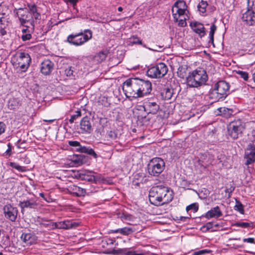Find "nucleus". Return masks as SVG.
<instances>
[{"instance_id": "obj_1", "label": "nucleus", "mask_w": 255, "mask_h": 255, "mask_svg": "<svg viewBox=\"0 0 255 255\" xmlns=\"http://www.w3.org/2000/svg\"><path fill=\"white\" fill-rule=\"evenodd\" d=\"M148 196L151 204L159 206L171 202L173 193L169 188L160 185L152 187L149 191Z\"/></svg>"}, {"instance_id": "obj_2", "label": "nucleus", "mask_w": 255, "mask_h": 255, "mask_svg": "<svg viewBox=\"0 0 255 255\" xmlns=\"http://www.w3.org/2000/svg\"><path fill=\"white\" fill-rule=\"evenodd\" d=\"M186 2L182 0L176 1L172 8V12L175 22L178 21V26L185 27L187 25L186 19L188 18L189 11L187 9Z\"/></svg>"}, {"instance_id": "obj_3", "label": "nucleus", "mask_w": 255, "mask_h": 255, "mask_svg": "<svg viewBox=\"0 0 255 255\" xmlns=\"http://www.w3.org/2000/svg\"><path fill=\"white\" fill-rule=\"evenodd\" d=\"M208 80L206 71L199 68L190 73L186 78V83L190 87L198 88L205 85Z\"/></svg>"}, {"instance_id": "obj_4", "label": "nucleus", "mask_w": 255, "mask_h": 255, "mask_svg": "<svg viewBox=\"0 0 255 255\" xmlns=\"http://www.w3.org/2000/svg\"><path fill=\"white\" fill-rule=\"evenodd\" d=\"M230 84L225 81H219L210 93V98L215 101H223L229 94Z\"/></svg>"}, {"instance_id": "obj_5", "label": "nucleus", "mask_w": 255, "mask_h": 255, "mask_svg": "<svg viewBox=\"0 0 255 255\" xmlns=\"http://www.w3.org/2000/svg\"><path fill=\"white\" fill-rule=\"evenodd\" d=\"M92 37V31L90 29H85L84 31L70 34L68 36L66 41L71 45L79 46L84 44Z\"/></svg>"}, {"instance_id": "obj_6", "label": "nucleus", "mask_w": 255, "mask_h": 255, "mask_svg": "<svg viewBox=\"0 0 255 255\" xmlns=\"http://www.w3.org/2000/svg\"><path fill=\"white\" fill-rule=\"evenodd\" d=\"M138 88L137 78H129L123 83V90L127 98H140V91Z\"/></svg>"}, {"instance_id": "obj_7", "label": "nucleus", "mask_w": 255, "mask_h": 255, "mask_svg": "<svg viewBox=\"0 0 255 255\" xmlns=\"http://www.w3.org/2000/svg\"><path fill=\"white\" fill-rule=\"evenodd\" d=\"M165 163L160 157H154L150 160L147 164V171L152 176H158L164 170Z\"/></svg>"}, {"instance_id": "obj_8", "label": "nucleus", "mask_w": 255, "mask_h": 255, "mask_svg": "<svg viewBox=\"0 0 255 255\" xmlns=\"http://www.w3.org/2000/svg\"><path fill=\"white\" fill-rule=\"evenodd\" d=\"M168 72L167 66L163 63H159L149 68L147 75L152 78H160L164 77Z\"/></svg>"}, {"instance_id": "obj_9", "label": "nucleus", "mask_w": 255, "mask_h": 255, "mask_svg": "<svg viewBox=\"0 0 255 255\" xmlns=\"http://www.w3.org/2000/svg\"><path fill=\"white\" fill-rule=\"evenodd\" d=\"M244 129V125L241 120L230 123L228 127V134L234 139H237L241 135Z\"/></svg>"}, {"instance_id": "obj_10", "label": "nucleus", "mask_w": 255, "mask_h": 255, "mask_svg": "<svg viewBox=\"0 0 255 255\" xmlns=\"http://www.w3.org/2000/svg\"><path fill=\"white\" fill-rule=\"evenodd\" d=\"M3 212L4 217L11 222H15L17 214L18 209L16 207L13 206L10 204H7L3 207Z\"/></svg>"}, {"instance_id": "obj_11", "label": "nucleus", "mask_w": 255, "mask_h": 255, "mask_svg": "<svg viewBox=\"0 0 255 255\" xmlns=\"http://www.w3.org/2000/svg\"><path fill=\"white\" fill-rule=\"evenodd\" d=\"M245 158L246 159L245 164L249 165L255 162V144L251 142L246 148Z\"/></svg>"}, {"instance_id": "obj_12", "label": "nucleus", "mask_w": 255, "mask_h": 255, "mask_svg": "<svg viewBox=\"0 0 255 255\" xmlns=\"http://www.w3.org/2000/svg\"><path fill=\"white\" fill-rule=\"evenodd\" d=\"M137 82L140 97H143L150 93L152 91V85L149 81L137 78Z\"/></svg>"}, {"instance_id": "obj_13", "label": "nucleus", "mask_w": 255, "mask_h": 255, "mask_svg": "<svg viewBox=\"0 0 255 255\" xmlns=\"http://www.w3.org/2000/svg\"><path fill=\"white\" fill-rule=\"evenodd\" d=\"M80 129L83 133H90L93 131L90 118L86 116L80 122Z\"/></svg>"}, {"instance_id": "obj_14", "label": "nucleus", "mask_w": 255, "mask_h": 255, "mask_svg": "<svg viewBox=\"0 0 255 255\" xmlns=\"http://www.w3.org/2000/svg\"><path fill=\"white\" fill-rule=\"evenodd\" d=\"M143 107L147 114H155L159 109V106L155 102L149 100L144 103Z\"/></svg>"}, {"instance_id": "obj_15", "label": "nucleus", "mask_w": 255, "mask_h": 255, "mask_svg": "<svg viewBox=\"0 0 255 255\" xmlns=\"http://www.w3.org/2000/svg\"><path fill=\"white\" fill-rule=\"evenodd\" d=\"M242 19L243 21L249 25L255 24V11L251 9L247 10L243 14Z\"/></svg>"}, {"instance_id": "obj_16", "label": "nucleus", "mask_w": 255, "mask_h": 255, "mask_svg": "<svg viewBox=\"0 0 255 255\" xmlns=\"http://www.w3.org/2000/svg\"><path fill=\"white\" fill-rule=\"evenodd\" d=\"M54 63L49 59L45 60L40 65V71L45 75H49L52 71Z\"/></svg>"}, {"instance_id": "obj_17", "label": "nucleus", "mask_w": 255, "mask_h": 255, "mask_svg": "<svg viewBox=\"0 0 255 255\" xmlns=\"http://www.w3.org/2000/svg\"><path fill=\"white\" fill-rule=\"evenodd\" d=\"M20 57L24 59V61H18V67L21 70V72H25L29 66L31 62V58L29 55L25 52H20Z\"/></svg>"}, {"instance_id": "obj_18", "label": "nucleus", "mask_w": 255, "mask_h": 255, "mask_svg": "<svg viewBox=\"0 0 255 255\" xmlns=\"http://www.w3.org/2000/svg\"><path fill=\"white\" fill-rule=\"evenodd\" d=\"M68 192L76 197L85 196L86 190L75 185H71L67 188Z\"/></svg>"}, {"instance_id": "obj_19", "label": "nucleus", "mask_w": 255, "mask_h": 255, "mask_svg": "<svg viewBox=\"0 0 255 255\" xmlns=\"http://www.w3.org/2000/svg\"><path fill=\"white\" fill-rule=\"evenodd\" d=\"M192 29L200 37H202L206 35L205 28L203 24L197 21L192 22L190 24Z\"/></svg>"}, {"instance_id": "obj_20", "label": "nucleus", "mask_w": 255, "mask_h": 255, "mask_svg": "<svg viewBox=\"0 0 255 255\" xmlns=\"http://www.w3.org/2000/svg\"><path fill=\"white\" fill-rule=\"evenodd\" d=\"M18 206L22 211L24 208L36 209L38 206V203L34 198H30L23 201H20Z\"/></svg>"}, {"instance_id": "obj_21", "label": "nucleus", "mask_w": 255, "mask_h": 255, "mask_svg": "<svg viewBox=\"0 0 255 255\" xmlns=\"http://www.w3.org/2000/svg\"><path fill=\"white\" fill-rule=\"evenodd\" d=\"M20 238L26 246H29L36 242L37 237L32 233H23Z\"/></svg>"}, {"instance_id": "obj_22", "label": "nucleus", "mask_w": 255, "mask_h": 255, "mask_svg": "<svg viewBox=\"0 0 255 255\" xmlns=\"http://www.w3.org/2000/svg\"><path fill=\"white\" fill-rule=\"evenodd\" d=\"M223 215L222 212L218 206L212 208L210 210L208 211L203 217L209 219L212 218H219Z\"/></svg>"}, {"instance_id": "obj_23", "label": "nucleus", "mask_w": 255, "mask_h": 255, "mask_svg": "<svg viewBox=\"0 0 255 255\" xmlns=\"http://www.w3.org/2000/svg\"><path fill=\"white\" fill-rule=\"evenodd\" d=\"M119 217L123 221L127 222V223L130 225H136L139 222L137 218L127 213H123Z\"/></svg>"}, {"instance_id": "obj_24", "label": "nucleus", "mask_w": 255, "mask_h": 255, "mask_svg": "<svg viewBox=\"0 0 255 255\" xmlns=\"http://www.w3.org/2000/svg\"><path fill=\"white\" fill-rule=\"evenodd\" d=\"M198 162L199 165L206 168L211 164L212 160L210 158V154L204 153L200 155Z\"/></svg>"}, {"instance_id": "obj_25", "label": "nucleus", "mask_w": 255, "mask_h": 255, "mask_svg": "<svg viewBox=\"0 0 255 255\" xmlns=\"http://www.w3.org/2000/svg\"><path fill=\"white\" fill-rule=\"evenodd\" d=\"M175 93L174 92V89L171 87H166L163 89L161 92L162 98L164 100H169L174 97ZM176 96H174L176 97Z\"/></svg>"}, {"instance_id": "obj_26", "label": "nucleus", "mask_w": 255, "mask_h": 255, "mask_svg": "<svg viewBox=\"0 0 255 255\" xmlns=\"http://www.w3.org/2000/svg\"><path fill=\"white\" fill-rule=\"evenodd\" d=\"M135 231V229L131 227H124L123 228H119L116 230H111L112 233H120L124 236H128Z\"/></svg>"}, {"instance_id": "obj_27", "label": "nucleus", "mask_w": 255, "mask_h": 255, "mask_svg": "<svg viewBox=\"0 0 255 255\" xmlns=\"http://www.w3.org/2000/svg\"><path fill=\"white\" fill-rule=\"evenodd\" d=\"M77 150L81 153H87L90 155L92 156L95 158H97V154L95 152L93 149L86 146H80V148H77Z\"/></svg>"}, {"instance_id": "obj_28", "label": "nucleus", "mask_w": 255, "mask_h": 255, "mask_svg": "<svg viewBox=\"0 0 255 255\" xmlns=\"http://www.w3.org/2000/svg\"><path fill=\"white\" fill-rule=\"evenodd\" d=\"M109 53L108 51H101L94 57V60L98 63H101L105 60Z\"/></svg>"}, {"instance_id": "obj_29", "label": "nucleus", "mask_w": 255, "mask_h": 255, "mask_svg": "<svg viewBox=\"0 0 255 255\" xmlns=\"http://www.w3.org/2000/svg\"><path fill=\"white\" fill-rule=\"evenodd\" d=\"M28 7L29 9L30 12L32 14L33 16L35 19L40 20L41 19V14L38 11L37 7L34 4H28Z\"/></svg>"}, {"instance_id": "obj_30", "label": "nucleus", "mask_w": 255, "mask_h": 255, "mask_svg": "<svg viewBox=\"0 0 255 255\" xmlns=\"http://www.w3.org/2000/svg\"><path fill=\"white\" fill-rule=\"evenodd\" d=\"M220 114L224 117H230L233 112V110L225 107H221L218 109Z\"/></svg>"}, {"instance_id": "obj_31", "label": "nucleus", "mask_w": 255, "mask_h": 255, "mask_svg": "<svg viewBox=\"0 0 255 255\" xmlns=\"http://www.w3.org/2000/svg\"><path fill=\"white\" fill-rule=\"evenodd\" d=\"M30 24L31 25V30H28L27 33L22 34L21 35V39L24 41L30 40L31 38L30 32H32L34 29V20L33 19L31 20Z\"/></svg>"}, {"instance_id": "obj_32", "label": "nucleus", "mask_w": 255, "mask_h": 255, "mask_svg": "<svg viewBox=\"0 0 255 255\" xmlns=\"http://www.w3.org/2000/svg\"><path fill=\"white\" fill-rule=\"evenodd\" d=\"M21 105L20 101L15 98H12L8 101V107L10 109H15L18 108Z\"/></svg>"}, {"instance_id": "obj_33", "label": "nucleus", "mask_w": 255, "mask_h": 255, "mask_svg": "<svg viewBox=\"0 0 255 255\" xmlns=\"http://www.w3.org/2000/svg\"><path fill=\"white\" fill-rule=\"evenodd\" d=\"M1 5V3H0V26H5L7 21L6 18L4 16L5 13Z\"/></svg>"}, {"instance_id": "obj_34", "label": "nucleus", "mask_w": 255, "mask_h": 255, "mask_svg": "<svg viewBox=\"0 0 255 255\" xmlns=\"http://www.w3.org/2000/svg\"><path fill=\"white\" fill-rule=\"evenodd\" d=\"M119 136V134L116 130H110L107 132V137L111 140H117Z\"/></svg>"}, {"instance_id": "obj_35", "label": "nucleus", "mask_w": 255, "mask_h": 255, "mask_svg": "<svg viewBox=\"0 0 255 255\" xmlns=\"http://www.w3.org/2000/svg\"><path fill=\"white\" fill-rule=\"evenodd\" d=\"M217 30V26L214 24L213 23L211 25L210 27V30L209 32V38H210V41L209 42H211L213 44H214V35L215 32V31Z\"/></svg>"}, {"instance_id": "obj_36", "label": "nucleus", "mask_w": 255, "mask_h": 255, "mask_svg": "<svg viewBox=\"0 0 255 255\" xmlns=\"http://www.w3.org/2000/svg\"><path fill=\"white\" fill-rule=\"evenodd\" d=\"M207 5V2L202 0L198 5L199 10L203 13H205L206 12Z\"/></svg>"}, {"instance_id": "obj_37", "label": "nucleus", "mask_w": 255, "mask_h": 255, "mask_svg": "<svg viewBox=\"0 0 255 255\" xmlns=\"http://www.w3.org/2000/svg\"><path fill=\"white\" fill-rule=\"evenodd\" d=\"M68 220L58 223H55V227L58 229H68Z\"/></svg>"}, {"instance_id": "obj_38", "label": "nucleus", "mask_w": 255, "mask_h": 255, "mask_svg": "<svg viewBox=\"0 0 255 255\" xmlns=\"http://www.w3.org/2000/svg\"><path fill=\"white\" fill-rule=\"evenodd\" d=\"M122 251L120 252V255H143L142 254H136L135 252L130 251L128 249H121Z\"/></svg>"}, {"instance_id": "obj_39", "label": "nucleus", "mask_w": 255, "mask_h": 255, "mask_svg": "<svg viewBox=\"0 0 255 255\" xmlns=\"http://www.w3.org/2000/svg\"><path fill=\"white\" fill-rule=\"evenodd\" d=\"M74 67L70 66L68 67L65 70V74L69 77H74L75 76V72L74 71Z\"/></svg>"}, {"instance_id": "obj_40", "label": "nucleus", "mask_w": 255, "mask_h": 255, "mask_svg": "<svg viewBox=\"0 0 255 255\" xmlns=\"http://www.w3.org/2000/svg\"><path fill=\"white\" fill-rule=\"evenodd\" d=\"M8 165L10 167H11L14 169H16L18 171L24 172L25 171L24 167L20 166L19 165H18V164H17L15 162H10L8 163Z\"/></svg>"}, {"instance_id": "obj_41", "label": "nucleus", "mask_w": 255, "mask_h": 255, "mask_svg": "<svg viewBox=\"0 0 255 255\" xmlns=\"http://www.w3.org/2000/svg\"><path fill=\"white\" fill-rule=\"evenodd\" d=\"M81 116V112L80 110H77L76 114L71 116L69 121L71 124H72L79 117Z\"/></svg>"}, {"instance_id": "obj_42", "label": "nucleus", "mask_w": 255, "mask_h": 255, "mask_svg": "<svg viewBox=\"0 0 255 255\" xmlns=\"http://www.w3.org/2000/svg\"><path fill=\"white\" fill-rule=\"evenodd\" d=\"M186 209L187 212L190 210H192L194 212H196L198 209V204L196 203H193L187 206Z\"/></svg>"}, {"instance_id": "obj_43", "label": "nucleus", "mask_w": 255, "mask_h": 255, "mask_svg": "<svg viewBox=\"0 0 255 255\" xmlns=\"http://www.w3.org/2000/svg\"><path fill=\"white\" fill-rule=\"evenodd\" d=\"M237 73L240 76L241 78H243L244 80L247 81L248 80L249 74L248 72L239 70L237 71Z\"/></svg>"}, {"instance_id": "obj_44", "label": "nucleus", "mask_w": 255, "mask_h": 255, "mask_svg": "<svg viewBox=\"0 0 255 255\" xmlns=\"http://www.w3.org/2000/svg\"><path fill=\"white\" fill-rule=\"evenodd\" d=\"M130 40L132 44L142 45V41L137 36H133L131 37Z\"/></svg>"}, {"instance_id": "obj_45", "label": "nucleus", "mask_w": 255, "mask_h": 255, "mask_svg": "<svg viewBox=\"0 0 255 255\" xmlns=\"http://www.w3.org/2000/svg\"><path fill=\"white\" fill-rule=\"evenodd\" d=\"M247 6L248 9L254 10V9H255V0H248Z\"/></svg>"}, {"instance_id": "obj_46", "label": "nucleus", "mask_w": 255, "mask_h": 255, "mask_svg": "<svg viewBox=\"0 0 255 255\" xmlns=\"http://www.w3.org/2000/svg\"><path fill=\"white\" fill-rule=\"evenodd\" d=\"M68 229L75 228L79 226V223L73 221L68 220Z\"/></svg>"}, {"instance_id": "obj_47", "label": "nucleus", "mask_w": 255, "mask_h": 255, "mask_svg": "<svg viewBox=\"0 0 255 255\" xmlns=\"http://www.w3.org/2000/svg\"><path fill=\"white\" fill-rule=\"evenodd\" d=\"M24 9L22 8H19L18 10L16 12L15 15L18 17V19L20 18V17H24L25 15V13L26 11H25V12L22 13V11H23Z\"/></svg>"}, {"instance_id": "obj_48", "label": "nucleus", "mask_w": 255, "mask_h": 255, "mask_svg": "<svg viewBox=\"0 0 255 255\" xmlns=\"http://www.w3.org/2000/svg\"><path fill=\"white\" fill-rule=\"evenodd\" d=\"M68 144L71 146L79 147V148H80V146H82L80 143L77 141H69Z\"/></svg>"}, {"instance_id": "obj_49", "label": "nucleus", "mask_w": 255, "mask_h": 255, "mask_svg": "<svg viewBox=\"0 0 255 255\" xmlns=\"http://www.w3.org/2000/svg\"><path fill=\"white\" fill-rule=\"evenodd\" d=\"M211 252V251L207 250H202L197 252H195L194 253V255H202Z\"/></svg>"}, {"instance_id": "obj_50", "label": "nucleus", "mask_w": 255, "mask_h": 255, "mask_svg": "<svg viewBox=\"0 0 255 255\" xmlns=\"http://www.w3.org/2000/svg\"><path fill=\"white\" fill-rule=\"evenodd\" d=\"M28 18V16L26 15L25 16V17H20V18H19V20L21 23V24L22 25V26H24V24L26 22H28L29 21V19H27ZM31 20H30V21Z\"/></svg>"}, {"instance_id": "obj_51", "label": "nucleus", "mask_w": 255, "mask_h": 255, "mask_svg": "<svg viewBox=\"0 0 255 255\" xmlns=\"http://www.w3.org/2000/svg\"><path fill=\"white\" fill-rule=\"evenodd\" d=\"M235 208H237V210L239 211L241 213H243L244 212V209H243V206L240 202H238V204H237L235 207Z\"/></svg>"}, {"instance_id": "obj_52", "label": "nucleus", "mask_w": 255, "mask_h": 255, "mask_svg": "<svg viewBox=\"0 0 255 255\" xmlns=\"http://www.w3.org/2000/svg\"><path fill=\"white\" fill-rule=\"evenodd\" d=\"M25 143V140H21V139H19L16 143V145L18 148H24L25 147L24 146L23 144Z\"/></svg>"}, {"instance_id": "obj_53", "label": "nucleus", "mask_w": 255, "mask_h": 255, "mask_svg": "<svg viewBox=\"0 0 255 255\" xmlns=\"http://www.w3.org/2000/svg\"><path fill=\"white\" fill-rule=\"evenodd\" d=\"M5 125L3 122H0V135L5 131Z\"/></svg>"}, {"instance_id": "obj_54", "label": "nucleus", "mask_w": 255, "mask_h": 255, "mask_svg": "<svg viewBox=\"0 0 255 255\" xmlns=\"http://www.w3.org/2000/svg\"><path fill=\"white\" fill-rule=\"evenodd\" d=\"M213 227V224L212 222H208L206 225L202 226V228H206V230H209Z\"/></svg>"}, {"instance_id": "obj_55", "label": "nucleus", "mask_w": 255, "mask_h": 255, "mask_svg": "<svg viewBox=\"0 0 255 255\" xmlns=\"http://www.w3.org/2000/svg\"><path fill=\"white\" fill-rule=\"evenodd\" d=\"M7 147H8V148L6 150L5 153L8 155H10L11 152V148H12V146H11V144H10V143H8L7 144Z\"/></svg>"}, {"instance_id": "obj_56", "label": "nucleus", "mask_w": 255, "mask_h": 255, "mask_svg": "<svg viewBox=\"0 0 255 255\" xmlns=\"http://www.w3.org/2000/svg\"><path fill=\"white\" fill-rule=\"evenodd\" d=\"M255 239L252 238H245L243 239L244 242H248L250 243H254Z\"/></svg>"}, {"instance_id": "obj_57", "label": "nucleus", "mask_w": 255, "mask_h": 255, "mask_svg": "<svg viewBox=\"0 0 255 255\" xmlns=\"http://www.w3.org/2000/svg\"><path fill=\"white\" fill-rule=\"evenodd\" d=\"M239 226L242 228H248L250 226V224L246 222H242L239 224Z\"/></svg>"}, {"instance_id": "obj_58", "label": "nucleus", "mask_w": 255, "mask_h": 255, "mask_svg": "<svg viewBox=\"0 0 255 255\" xmlns=\"http://www.w3.org/2000/svg\"><path fill=\"white\" fill-rule=\"evenodd\" d=\"M121 251H122V250H121V249H119L118 250H112V255H120Z\"/></svg>"}, {"instance_id": "obj_59", "label": "nucleus", "mask_w": 255, "mask_h": 255, "mask_svg": "<svg viewBox=\"0 0 255 255\" xmlns=\"http://www.w3.org/2000/svg\"><path fill=\"white\" fill-rule=\"evenodd\" d=\"M89 181H91V182H96V181H97V178L94 175H91L89 176V178H88L87 179Z\"/></svg>"}, {"instance_id": "obj_60", "label": "nucleus", "mask_w": 255, "mask_h": 255, "mask_svg": "<svg viewBox=\"0 0 255 255\" xmlns=\"http://www.w3.org/2000/svg\"><path fill=\"white\" fill-rule=\"evenodd\" d=\"M79 0H67V2H69L70 3H71L73 7H75V5H76L77 2Z\"/></svg>"}, {"instance_id": "obj_61", "label": "nucleus", "mask_w": 255, "mask_h": 255, "mask_svg": "<svg viewBox=\"0 0 255 255\" xmlns=\"http://www.w3.org/2000/svg\"><path fill=\"white\" fill-rule=\"evenodd\" d=\"M5 26H0V33L2 35H4L6 34V31L4 30Z\"/></svg>"}, {"instance_id": "obj_62", "label": "nucleus", "mask_w": 255, "mask_h": 255, "mask_svg": "<svg viewBox=\"0 0 255 255\" xmlns=\"http://www.w3.org/2000/svg\"><path fill=\"white\" fill-rule=\"evenodd\" d=\"M115 241L113 239H109L106 241L108 245H113Z\"/></svg>"}, {"instance_id": "obj_63", "label": "nucleus", "mask_w": 255, "mask_h": 255, "mask_svg": "<svg viewBox=\"0 0 255 255\" xmlns=\"http://www.w3.org/2000/svg\"><path fill=\"white\" fill-rule=\"evenodd\" d=\"M26 27H27V28H23L22 29V34L27 33L28 30H31V27H28V26H26Z\"/></svg>"}, {"instance_id": "obj_64", "label": "nucleus", "mask_w": 255, "mask_h": 255, "mask_svg": "<svg viewBox=\"0 0 255 255\" xmlns=\"http://www.w3.org/2000/svg\"><path fill=\"white\" fill-rule=\"evenodd\" d=\"M142 45H143V46L144 47L148 49L149 50L153 51H159L158 49H152L151 48L147 47L145 44H143V45L142 44Z\"/></svg>"}]
</instances>
